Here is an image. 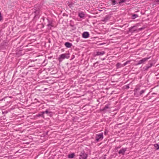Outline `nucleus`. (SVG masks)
Here are the masks:
<instances>
[{
  "label": "nucleus",
  "instance_id": "obj_24",
  "mask_svg": "<svg viewBox=\"0 0 159 159\" xmlns=\"http://www.w3.org/2000/svg\"><path fill=\"white\" fill-rule=\"evenodd\" d=\"M135 27V26H133L131 27L130 28H129V30L130 32H132V30Z\"/></svg>",
  "mask_w": 159,
  "mask_h": 159
},
{
  "label": "nucleus",
  "instance_id": "obj_34",
  "mask_svg": "<svg viewBox=\"0 0 159 159\" xmlns=\"http://www.w3.org/2000/svg\"><path fill=\"white\" fill-rule=\"evenodd\" d=\"M0 101H1V100H0Z\"/></svg>",
  "mask_w": 159,
  "mask_h": 159
},
{
  "label": "nucleus",
  "instance_id": "obj_2",
  "mask_svg": "<svg viewBox=\"0 0 159 159\" xmlns=\"http://www.w3.org/2000/svg\"><path fill=\"white\" fill-rule=\"evenodd\" d=\"M80 159H86L88 155L87 154L85 153L84 151H83L80 153Z\"/></svg>",
  "mask_w": 159,
  "mask_h": 159
},
{
  "label": "nucleus",
  "instance_id": "obj_30",
  "mask_svg": "<svg viewBox=\"0 0 159 159\" xmlns=\"http://www.w3.org/2000/svg\"><path fill=\"white\" fill-rule=\"evenodd\" d=\"M43 115H42V112L41 113V114H39L38 115V116H43Z\"/></svg>",
  "mask_w": 159,
  "mask_h": 159
},
{
  "label": "nucleus",
  "instance_id": "obj_1",
  "mask_svg": "<svg viewBox=\"0 0 159 159\" xmlns=\"http://www.w3.org/2000/svg\"><path fill=\"white\" fill-rule=\"evenodd\" d=\"M150 57L143 58V59L139 61L138 62L135 64V65L137 66L142 64L144 63L145 62L147 61L150 58Z\"/></svg>",
  "mask_w": 159,
  "mask_h": 159
},
{
  "label": "nucleus",
  "instance_id": "obj_5",
  "mask_svg": "<svg viewBox=\"0 0 159 159\" xmlns=\"http://www.w3.org/2000/svg\"><path fill=\"white\" fill-rule=\"evenodd\" d=\"M67 55V54H63L61 55L58 58L59 61H60L62 59H64L65 58H67L66 57Z\"/></svg>",
  "mask_w": 159,
  "mask_h": 159
},
{
  "label": "nucleus",
  "instance_id": "obj_16",
  "mask_svg": "<svg viewBox=\"0 0 159 159\" xmlns=\"http://www.w3.org/2000/svg\"><path fill=\"white\" fill-rule=\"evenodd\" d=\"M116 66L117 68H120L121 67H122V65H121L120 63H118L116 65Z\"/></svg>",
  "mask_w": 159,
  "mask_h": 159
},
{
  "label": "nucleus",
  "instance_id": "obj_4",
  "mask_svg": "<svg viewBox=\"0 0 159 159\" xmlns=\"http://www.w3.org/2000/svg\"><path fill=\"white\" fill-rule=\"evenodd\" d=\"M127 149V148H121L118 152V153L119 154H121L122 155H124L125 154V153Z\"/></svg>",
  "mask_w": 159,
  "mask_h": 159
},
{
  "label": "nucleus",
  "instance_id": "obj_20",
  "mask_svg": "<svg viewBox=\"0 0 159 159\" xmlns=\"http://www.w3.org/2000/svg\"><path fill=\"white\" fill-rule=\"evenodd\" d=\"M129 62H130L129 61H126L123 65H122V67L126 65L127 64H128Z\"/></svg>",
  "mask_w": 159,
  "mask_h": 159
},
{
  "label": "nucleus",
  "instance_id": "obj_29",
  "mask_svg": "<svg viewBox=\"0 0 159 159\" xmlns=\"http://www.w3.org/2000/svg\"><path fill=\"white\" fill-rule=\"evenodd\" d=\"M126 88L129 89V86L128 85H126L125 86Z\"/></svg>",
  "mask_w": 159,
  "mask_h": 159
},
{
  "label": "nucleus",
  "instance_id": "obj_18",
  "mask_svg": "<svg viewBox=\"0 0 159 159\" xmlns=\"http://www.w3.org/2000/svg\"><path fill=\"white\" fill-rule=\"evenodd\" d=\"M50 112L48 110H46L45 111L42 112V115H43L44 113L48 114L50 113Z\"/></svg>",
  "mask_w": 159,
  "mask_h": 159
},
{
  "label": "nucleus",
  "instance_id": "obj_12",
  "mask_svg": "<svg viewBox=\"0 0 159 159\" xmlns=\"http://www.w3.org/2000/svg\"><path fill=\"white\" fill-rule=\"evenodd\" d=\"M152 66V63H150L149 65L146 66L145 70H147L149 68L151 67Z\"/></svg>",
  "mask_w": 159,
  "mask_h": 159
},
{
  "label": "nucleus",
  "instance_id": "obj_14",
  "mask_svg": "<svg viewBox=\"0 0 159 159\" xmlns=\"http://www.w3.org/2000/svg\"><path fill=\"white\" fill-rule=\"evenodd\" d=\"M47 26L48 27V29L49 30H51L52 28V27L53 26L51 22H49V23L47 25Z\"/></svg>",
  "mask_w": 159,
  "mask_h": 159
},
{
  "label": "nucleus",
  "instance_id": "obj_9",
  "mask_svg": "<svg viewBox=\"0 0 159 159\" xmlns=\"http://www.w3.org/2000/svg\"><path fill=\"white\" fill-rule=\"evenodd\" d=\"M65 46L67 48H70L72 46V44L69 42H66L65 43Z\"/></svg>",
  "mask_w": 159,
  "mask_h": 159
},
{
  "label": "nucleus",
  "instance_id": "obj_32",
  "mask_svg": "<svg viewBox=\"0 0 159 159\" xmlns=\"http://www.w3.org/2000/svg\"><path fill=\"white\" fill-rule=\"evenodd\" d=\"M105 58H103V59H102V60H105Z\"/></svg>",
  "mask_w": 159,
  "mask_h": 159
},
{
  "label": "nucleus",
  "instance_id": "obj_19",
  "mask_svg": "<svg viewBox=\"0 0 159 159\" xmlns=\"http://www.w3.org/2000/svg\"><path fill=\"white\" fill-rule=\"evenodd\" d=\"M109 108V105H107L105 106L104 107L103 109L102 110L103 111H105L107 109H108Z\"/></svg>",
  "mask_w": 159,
  "mask_h": 159
},
{
  "label": "nucleus",
  "instance_id": "obj_26",
  "mask_svg": "<svg viewBox=\"0 0 159 159\" xmlns=\"http://www.w3.org/2000/svg\"><path fill=\"white\" fill-rule=\"evenodd\" d=\"M125 2V0H120L119 2V4H120L121 3H123V2Z\"/></svg>",
  "mask_w": 159,
  "mask_h": 159
},
{
  "label": "nucleus",
  "instance_id": "obj_27",
  "mask_svg": "<svg viewBox=\"0 0 159 159\" xmlns=\"http://www.w3.org/2000/svg\"><path fill=\"white\" fill-rule=\"evenodd\" d=\"M68 6L70 7H72V4L71 2H70V3H69V4H68Z\"/></svg>",
  "mask_w": 159,
  "mask_h": 159
},
{
  "label": "nucleus",
  "instance_id": "obj_13",
  "mask_svg": "<svg viewBox=\"0 0 159 159\" xmlns=\"http://www.w3.org/2000/svg\"><path fill=\"white\" fill-rule=\"evenodd\" d=\"M75 156V154L74 153H72L70 154H69L68 155V157L69 158H73Z\"/></svg>",
  "mask_w": 159,
  "mask_h": 159
},
{
  "label": "nucleus",
  "instance_id": "obj_15",
  "mask_svg": "<svg viewBox=\"0 0 159 159\" xmlns=\"http://www.w3.org/2000/svg\"><path fill=\"white\" fill-rule=\"evenodd\" d=\"M138 17V15L137 14H134L132 15V18L133 19H135L136 18Z\"/></svg>",
  "mask_w": 159,
  "mask_h": 159
},
{
  "label": "nucleus",
  "instance_id": "obj_33",
  "mask_svg": "<svg viewBox=\"0 0 159 159\" xmlns=\"http://www.w3.org/2000/svg\"><path fill=\"white\" fill-rule=\"evenodd\" d=\"M104 134H106V131L105 132Z\"/></svg>",
  "mask_w": 159,
  "mask_h": 159
},
{
  "label": "nucleus",
  "instance_id": "obj_23",
  "mask_svg": "<svg viewBox=\"0 0 159 159\" xmlns=\"http://www.w3.org/2000/svg\"><path fill=\"white\" fill-rule=\"evenodd\" d=\"M145 92V90H142L140 93V95H141L142 94L144 93Z\"/></svg>",
  "mask_w": 159,
  "mask_h": 159
},
{
  "label": "nucleus",
  "instance_id": "obj_3",
  "mask_svg": "<svg viewBox=\"0 0 159 159\" xmlns=\"http://www.w3.org/2000/svg\"><path fill=\"white\" fill-rule=\"evenodd\" d=\"M103 138V134L102 133L99 134H97L96 135L95 137L96 140L97 142H98L100 139H102Z\"/></svg>",
  "mask_w": 159,
  "mask_h": 159
},
{
  "label": "nucleus",
  "instance_id": "obj_7",
  "mask_svg": "<svg viewBox=\"0 0 159 159\" xmlns=\"http://www.w3.org/2000/svg\"><path fill=\"white\" fill-rule=\"evenodd\" d=\"M105 53V52L104 51H102L101 52H96L95 56L103 55Z\"/></svg>",
  "mask_w": 159,
  "mask_h": 159
},
{
  "label": "nucleus",
  "instance_id": "obj_11",
  "mask_svg": "<svg viewBox=\"0 0 159 159\" xmlns=\"http://www.w3.org/2000/svg\"><path fill=\"white\" fill-rule=\"evenodd\" d=\"M109 19L110 17L109 16H106L102 20L104 22H106L109 20Z\"/></svg>",
  "mask_w": 159,
  "mask_h": 159
},
{
  "label": "nucleus",
  "instance_id": "obj_31",
  "mask_svg": "<svg viewBox=\"0 0 159 159\" xmlns=\"http://www.w3.org/2000/svg\"><path fill=\"white\" fill-rule=\"evenodd\" d=\"M143 29V28H139V30H142Z\"/></svg>",
  "mask_w": 159,
  "mask_h": 159
},
{
  "label": "nucleus",
  "instance_id": "obj_25",
  "mask_svg": "<svg viewBox=\"0 0 159 159\" xmlns=\"http://www.w3.org/2000/svg\"><path fill=\"white\" fill-rule=\"evenodd\" d=\"M3 19V17L1 15V12H0V21L2 20Z\"/></svg>",
  "mask_w": 159,
  "mask_h": 159
},
{
  "label": "nucleus",
  "instance_id": "obj_21",
  "mask_svg": "<svg viewBox=\"0 0 159 159\" xmlns=\"http://www.w3.org/2000/svg\"><path fill=\"white\" fill-rule=\"evenodd\" d=\"M129 62H130L129 61H126L123 65H122V67L126 65L127 64H128Z\"/></svg>",
  "mask_w": 159,
  "mask_h": 159
},
{
  "label": "nucleus",
  "instance_id": "obj_10",
  "mask_svg": "<svg viewBox=\"0 0 159 159\" xmlns=\"http://www.w3.org/2000/svg\"><path fill=\"white\" fill-rule=\"evenodd\" d=\"M34 13L35 14V16H34L35 17H39L38 16L39 15V10H36L34 11Z\"/></svg>",
  "mask_w": 159,
  "mask_h": 159
},
{
  "label": "nucleus",
  "instance_id": "obj_8",
  "mask_svg": "<svg viewBox=\"0 0 159 159\" xmlns=\"http://www.w3.org/2000/svg\"><path fill=\"white\" fill-rule=\"evenodd\" d=\"M78 16L80 18H83L84 17V14L82 11H80L79 13Z\"/></svg>",
  "mask_w": 159,
  "mask_h": 159
},
{
  "label": "nucleus",
  "instance_id": "obj_22",
  "mask_svg": "<svg viewBox=\"0 0 159 159\" xmlns=\"http://www.w3.org/2000/svg\"><path fill=\"white\" fill-rule=\"evenodd\" d=\"M111 2L113 5H115L116 3V2L115 0H112Z\"/></svg>",
  "mask_w": 159,
  "mask_h": 159
},
{
  "label": "nucleus",
  "instance_id": "obj_6",
  "mask_svg": "<svg viewBox=\"0 0 159 159\" xmlns=\"http://www.w3.org/2000/svg\"><path fill=\"white\" fill-rule=\"evenodd\" d=\"M89 34L87 32H85L82 34L83 37L84 38H87L89 37Z\"/></svg>",
  "mask_w": 159,
  "mask_h": 159
},
{
  "label": "nucleus",
  "instance_id": "obj_17",
  "mask_svg": "<svg viewBox=\"0 0 159 159\" xmlns=\"http://www.w3.org/2000/svg\"><path fill=\"white\" fill-rule=\"evenodd\" d=\"M154 147L156 148L157 150L159 149V145L158 144H155L154 145Z\"/></svg>",
  "mask_w": 159,
  "mask_h": 159
},
{
  "label": "nucleus",
  "instance_id": "obj_28",
  "mask_svg": "<svg viewBox=\"0 0 159 159\" xmlns=\"http://www.w3.org/2000/svg\"><path fill=\"white\" fill-rule=\"evenodd\" d=\"M154 2L157 3V4L159 3V0H155Z\"/></svg>",
  "mask_w": 159,
  "mask_h": 159
}]
</instances>
